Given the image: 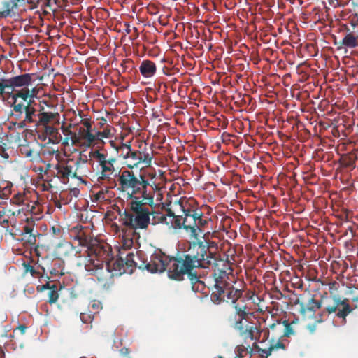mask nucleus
<instances>
[{
  "instance_id": "1",
  "label": "nucleus",
  "mask_w": 358,
  "mask_h": 358,
  "mask_svg": "<svg viewBox=\"0 0 358 358\" xmlns=\"http://www.w3.org/2000/svg\"><path fill=\"white\" fill-rule=\"evenodd\" d=\"M185 259L180 262L183 271L195 268H213L215 287L217 291H243V282L235 281L234 277L228 276L230 269L229 262L219 258L213 252H208V248L202 241L194 243L185 252Z\"/></svg>"
},
{
  "instance_id": "2",
  "label": "nucleus",
  "mask_w": 358,
  "mask_h": 358,
  "mask_svg": "<svg viewBox=\"0 0 358 358\" xmlns=\"http://www.w3.org/2000/svg\"><path fill=\"white\" fill-rule=\"evenodd\" d=\"M185 253L178 254L176 257H163L161 255L152 256L149 264H141V268H147L152 273H162L167 270L168 275L171 279L182 280L185 275H187L192 285L193 291L203 290L206 287L205 282L200 280L199 276L193 270L183 271L179 262L184 260Z\"/></svg>"
},
{
  "instance_id": "3",
  "label": "nucleus",
  "mask_w": 358,
  "mask_h": 358,
  "mask_svg": "<svg viewBox=\"0 0 358 358\" xmlns=\"http://www.w3.org/2000/svg\"><path fill=\"white\" fill-rule=\"evenodd\" d=\"M117 180L120 185L118 189L127 192L131 200L135 199L136 195L141 194L148 205L154 203V195L148 192L150 185L143 175L139 174L137 176L132 171L126 169L120 172Z\"/></svg>"
},
{
  "instance_id": "4",
  "label": "nucleus",
  "mask_w": 358,
  "mask_h": 358,
  "mask_svg": "<svg viewBox=\"0 0 358 358\" xmlns=\"http://www.w3.org/2000/svg\"><path fill=\"white\" fill-rule=\"evenodd\" d=\"M146 204L144 199L135 197L129 203L130 211L125 210L121 217L122 225L131 229L133 236L137 229H147L150 223V210Z\"/></svg>"
},
{
  "instance_id": "5",
  "label": "nucleus",
  "mask_w": 358,
  "mask_h": 358,
  "mask_svg": "<svg viewBox=\"0 0 358 358\" xmlns=\"http://www.w3.org/2000/svg\"><path fill=\"white\" fill-rule=\"evenodd\" d=\"M119 157L129 169L150 167L153 159V151L147 147L146 143H140L138 148L132 147L130 142L124 143Z\"/></svg>"
},
{
  "instance_id": "6",
  "label": "nucleus",
  "mask_w": 358,
  "mask_h": 358,
  "mask_svg": "<svg viewBox=\"0 0 358 358\" xmlns=\"http://www.w3.org/2000/svg\"><path fill=\"white\" fill-rule=\"evenodd\" d=\"M331 294L332 292H330V294L328 292H324V294L321 296L320 300H316L312 296L308 300L307 308L310 310L322 308L329 314L338 311L336 316L342 318L343 322L345 323L346 316L352 311L349 301L347 299H341L331 295Z\"/></svg>"
},
{
  "instance_id": "7",
  "label": "nucleus",
  "mask_w": 358,
  "mask_h": 358,
  "mask_svg": "<svg viewBox=\"0 0 358 358\" xmlns=\"http://www.w3.org/2000/svg\"><path fill=\"white\" fill-rule=\"evenodd\" d=\"M40 103L29 101L27 104H15L12 108L10 116L17 121L18 128H24L36 122V115Z\"/></svg>"
},
{
  "instance_id": "8",
  "label": "nucleus",
  "mask_w": 358,
  "mask_h": 358,
  "mask_svg": "<svg viewBox=\"0 0 358 358\" xmlns=\"http://www.w3.org/2000/svg\"><path fill=\"white\" fill-rule=\"evenodd\" d=\"M51 124H60V115L58 112L57 105L43 101L39 104L36 122L34 125L41 127Z\"/></svg>"
},
{
  "instance_id": "9",
  "label": "nucleus",
  "mask_w": 358,
  "mask_h": 358,
  "mask_svg": "<svg viewBox=\"0 0 358 358\" xmlns=\"http://www.w3.org/2000/svg\"><path fill=\"white\" fill-rule=\"evenodd\" d=\"M182 215L185 229L189 231L192 237L197 238L199 234L203 233L202 227L208 223V219L204 217L202 210H197L193 213H187Z\"/></svg>"
},
{
  "instance_id": "10",
  "label": "nucleus",
  "mask_w": 358,
  "mask_h": 358,
  "mask_svg": "<svg viewBox=\"0 0 358 358\" xmlns=\"http://www.w3.org/2000/svg\"><path fill=\"white\" fill-rule=\"evenodd\" d=\"M90 157L95 159L101 168V180L110 179L111 175L115 172V169L114 166L116 159L114 157L108 159L107 154L101 152L99 150H96L90 152Z\"/></svg>"
},
{
  "instance_id": "11",
  "label": "nucleus",
  "mask_w": 358,
  "mask_h": 358,
  "mask_svg": "<svg viewBox=\"0 0 358 358\" xmlns=\"http://www.w3.org/2000/svg\"><path fill=\"white\" fill-rule=\"evenodd\" d=\"M24 268V273H29L34 278H39L41 285L37 286V291H43L45 289H49L50 291H57L59 289L60 291L62 289V286L60 282H57L56 280H50L49 276H44L35 268L34 266L30 264H23Z\"/></svg>"
},
{
  "instance_id": "12",
  "label": "nucleus",
  "mask_w": 358,
  "mask_h": 358,
  "mask_svg": "<svg viewBox=\"0 0 358 358\" xmlns=\"http://www.w3.org/2000/svg\"><path fill=\"white\" fill-rule=\"evenodd\" d=\"M78 238L79 240V243L81 245L87 246L90 257H92V256H94L96 259H101L104 261V262H106L108 252L105 245H101L99 243L89 244L88 240L86 237L78 236Z\"/></svg>"
},
{
  "instance_id": "13",
  "label": "nucleus",
  "mask_w": 358,
  "mask_h": 358,
  "mask_svg": "<svg viewBox=\"0 0 358 358\" xmlns=\"http://www.w3.org/2000/svg\"><path fill=\"white\" fill-rule=\"evenodd\" d=\"M72 162H73V159H69L58 162L55 167L57 171L55 176L64 184L69 182L70 177L73 178V166L71 164Z\"/></svg>"
},
{
  "instance_id": "14",
  "label": "nucleus",
  "mask_w": 358,
  "mask_h": 358,
  "mask_svg": "<svg viewBox=\"0 0 358 358\" xmlns=\"http://www.w3.org/2000/svg\"><path fill=\"white\" fill-rule=\"evenodd\" d=\"M234 311L230 313L227 315L226 320L227 323L235 329L242 331L243 330V320L247 316L245 310V306H239L238 304L234 306Z\"/></svg>"
},
{
  "instance_id": "15",
  "label": "nucleus",
  "mask_w": 358,
  "mask_h": 358,
  "mask_svg": "<svg viewBox=\"0 0 358 358\" xmlns=\"http://www.w3.org/2000/svg\"><path fill=\"white\" fill-rule=\"evenodd\" d=\"M174 205L180 208L182 214L193 213L197 210H201L198 202L194 198L182 197L174 202Z\"/></svg>"
},
{
  "instance_id": "16",
  "label": "nucleus",
  "mask_w": 358,
  "mask_h": 358,
  "mask_svg": "<svg viewBox=\"0 0 358 358\" xmlns=\"http://www.w3.org/2000/svg\"><path fill=\"white\" fill-rule=\"evenodd\" d=\"M11 98L13 100L11 106L18 103L27 104L29 101H36L34 100V94L27 87L15 91L13 93Z\"/></svg>"
},
{
  "instance_id": "17",
  "label": "nucleus",
  "mask_w": 358,
  "mask_h": 358,
  "mask_svg": "<svg viewBox=\"0 0 358 358\" xmlns=\"http://www.w3.org/2000/svg\"><path fill=\"white\" fill-rule=\"evenodd\" d=\"M242 292H212L210 295V300L215 304H220L222 301L235 303L236 301L241 297Z\"/></svg>"
},
{
  "instance_id": "18",
  "label": "nucleus",
  "mask_w": 358,
  "mask_h": 358,
  "mask_svg": "<svg viewBox=\"0 0 358 358\" xmlns=\"http://www.w3.org/2000/svg\"><path fill=\"white\" fill-rule=\"evenodd\" d=\"M8 88L27 87L32 81V75L24 73L6 80Z\"/></svg>"
},
{
  "instance_id": "19",
  "label": "nucleus",
  "mask_w": 358,
  "mask_h": 358,
  "mask_svg": "<svg viewBox=\"0 0 358 358\" xmlns=\"http://www.w3.org/2000/svg\"><path fill=\"white\" fill-rule=\"evenodd\" d=\"M76 144L82 141L83 145L87 147H90L96 140V136L92 133L90 130H87L84 127H79L78 133H76Z\"/></svg>"
},
{
  "instance_id": "20",
  "label": "nucleus",
  "mask_w": 358,
  "mask_h": 358,
  "mask_svg": "<svg viewBox=\"0 0 358 358\" xmlns=\"http://www.w3.org/2000/svg\"><path fill=\"white\" fill-rule=\"evenodd\" d=\"M87 159H83L80 156L76 160L73 159V162H72L73 166V178H77L83 181L82 178L85 176L86 173L87 172Z\"/></svg>"
},
{
  "instance_id": "21",
  "label": "nucleus",
  "mask_w": 358,
  "mask_h": 358,
  "mask_svg": "<svg viewBox=\"0 0 358 358\" xmlns=\"http://www.w3.org/2000/svg\"><path fill=\"white\" fill-rule=\"evenodd\" d=\"M64 262L60 259H54L51 263V268H50V273L51 275L50 280H56L59 282L57 277L63 275L64 274Z\"/></svg>"
},
{
  "instance_id": "22",
  "label": "nucleus",
  "mask_w": 358,
  "mask_h": 358,
  "mask_svg": "<svg viewBox=\"0 0 358 358\" xmlns=\"http://www.w3.org/2000/svg\"><path fill=\"white\" fill-rule=\"evenodd\" d=\"M141 75L145 78L152 77L156 71L157 66L155 62L149 59L143 60L139 66Z\"/></svg>"
},
{
  "instance_id": "23",
  "label": "nucleus",
  "mask_w": 358,
  "mask_h": 358,
  "mask_svg": "<svg viewBox=\"0 0 358 358\" xmlns=\"http://www.w3.org/2000/svg\"><path fill=\"white\" fill-rule=\"evenodd\" d=\"M253 348L259 352V355L262 358H267L269 355H271V352L273 350L280 348L285 349V345L282 342L278 341L274 345H271L268 349H262L256 343H254Z\"/></svg>"
},
{
  "instance_id": "24",
  "label": "nucleus",
  "mask_w": 358,
  "mask_h": 358,
  "mask_svg": "<svg viewBox=\"0 0 358 358\" xmlns=\"http://www.w3.org/2000/svg\"><path fill=\"white\" fill-rule=\"evenodd\" d=\"M104 261L90 257L85 264V270L91 274H95L97 271L103 269Z\"/></svg>"
},
{
  "instance_id": "25",
  "label": "nucleus",
  "mask_w": 358,
  "mask_h": 358,
  "mask_svg": "<svg viewBox=\"0 0 358 358\" xmlns=\"http://www.w3.org/2000/svg\"><path fill=\"white\" fill-rule=\"evenodd\" d=\"M155 255H161L163 257H167L166 256H165L164 254H162V252H158V253H154L152 254L150 257V260L148 261L147 259L145 260H143L141 261V262L138 264L137 262H136V261L134 259V253L132 252H129L126 257H125V260H124V263L125 264L128 266V267H132L133 266H138L140 269L141 270H144V269H146L148 271H149L147 268H141V264H149V262H150V259L152 257V256Z\"/></svg>"
},
{
  "instance_id": "26",
  "label": "nucleus",
  "mask_w": 358,
  "mask_h": 358,
  "mask_svg": "<svg viewBox=\"0 0 358 358\" xmlns=\"http://www.w3.org/2000/svg\"><path fill=\"white\" fill-rule=\"evenodd\" d=\"M152 225L164 224L170 226L171 222L167 220L166 215L159 211L150 210V223Z\"/></svg>"
},
{
  "instance_id": "27",
  "label": "nucleus",
  "mask_w": 358,
  "mask_h": 358,
  "mask_svg": "<svg viewBox=\"0 0 358 358\" xmlns=\"http://www.w3.org/2000/svg\"><path fill=\"white\" fill-rule=\"evenodd\" d=\"M59 124H47L46 126L41 127L44 131V134L50 138L58 141L61 138L58 129L56 127Z\"/></svg>"
},
{
  "instance_id": "28",
  "label": "nucleus",
  "mask_w": 358,
  "mask_h": 358,
  "mask_svg": "<svg viewBox=\"0 0 358 358\" xmlns=\"http://www.w3.org/2000/svg\"><path fill=\"white\" fill-rule=\"evenodd\" d=\"M23 1L24 0H10L9 1L4 2V10L3 11H0V18L10 15V12L17 7L18 3Z\"/></svg>"
},
{
  "instance_id": "29",
  "label": "nucleus",
  "mask_w": 358,
  "mask_h": 358,
  "mask_svg": "<svg viewBox=\"0 0 358 358\" xmlns=\"http://www.w3.org/2000/svg\"><path fill=\"white\" fill-rule=\"evenodd\" d=\"M341 46L348 48H354L358 46V38L352 34H347L345 37L340 42Z\"/></svg>"
},
{
  "instance_id": "30",
  "label": "nucleus",
  "mask_w": 358,
  "mask_h": 358,
  "mask_svg": "<svg viewBox=\"0 0 358 358\" xmlns=\"http://www.w3.org/2000/svg\"><path fill=\"white\" fill-rule=\"evenodd\" d=\"M357 159V157L353 154H348L342 156L341 159V163L343 166L346 168H355V161Z\"/></svg>"
},
{
  "instance_id": "31",
  "label": "nucleus",
  "mask_w": 358,
  "mask_h": 358,
  "mask_svg": "<svg viewBox=\"0 0 358 358\" xmlns=\"http://www.w3.org/2000/svg\"><path fill=\"white\" fill-rule=\"evenodd\" d=\"M255 328H254L252 326L248 327L246 326L245 329L243 327V330L240 331V334L243 337L245 340L250 339L254 340L255 339Z\"/></svg>"
},
{
  "instance_id": "32",
  "label": "nucleus",
  "mask_w": 358,
  "mask_h": 358,
  "mask_svg": "<svg viewBox=\"0 0 358 358\" xmlns=\"http://www.w3.org/2000/svg\"><path fill=\"white\" fill-rule=\"evenodd\" d=\"M173 223L172 221H170L171 224L169 227H174L175 229H185V224H184V220H183V215L182 214L180 215H175V217H173Z\"/></svg>"
},
{
  "instance_id": "33",
  "label": "nucleus",
  "mask_w": 358,
  "mask_h": 358,
  "mask_svg": "<svg viewBox=\"0 0 358 358\" xmlns=\"http://www.w3.org/2000/svg\"><path fill=\"white\" fill-rule=\"evenodd\" d=\"M72 124H70L69 127H64L62 126L61 127V129L62 131V133L65 135V136H71V142H72V144L73 145H75L76 144V132H73L71 130V127Z\"/></svg>"
},
{
  "instance_id": "34",
  "label": "nucleus",
  "mask_w": 358,
  "mask_h": 358,
  "mask_svg": "<svg viewBox=\"0 0 358 358\" xmlns=\"http://www.w3.org/2000/svg\"><path fill=\"white\" fill-rule=\"evenodd\" d=\"M20 151L22 155L26 157H33L34 155V150L31 148L28 145H22L20 147Z\"/></svg>"
},
{
  "instance_id": "35",
  "label": "nucleus",
  "mask_w": 358,
  "mask_h": 358,
  "mask_svg": "<svg viewBox=\"0 0 358 358\" xmlns=\"http://www.w3.org/2000/svg\"><path fill=\"white\" fill-rule=\"evenodd\" d=\"M33 230H34L33 225L27 224L23 227V231L25 234H29L28 241L31 243H35V242H36V236L32 234Z\"/></svg>"
},
{
  "instance_id": "36",
  "label": "nucleus",
  "mask_w": 358,
  "mask_h": 358,
  "mask_svg": "<svg viewBox=\"0 0 358 358\" xmlns=\"http://www.w3.org/2000/svg\"><path fill=\"white\" fill-rule=\"evenodd\" d=\"M122 243L124 249H130L134 245L133 238L123 235Z\"/></svg>"
},
{
  "instance_id": "37",
  "label": "nucleus",
  "mask_w": 358,
  "mask_h": 358,
  "mask_svg": "<svg viewBox=\"0 0 358 358\" xmlns=\"http://www.w3.org/2000/svg\"><path fill=\"white\" fill-rule=\"evenodd\" d=\"M282 324L285 327V331H284V336H289L292 334H294V331L291 327V324L289 323L287 320H284L282 322Z\"/></svg>"
},
{
  "instance_id": "38",
  "label": "nucleus",
  "mask_w": 358,
  "mask_h": 358,
  "mask_svg": "<svg viewBox=\"0 0 358 358\" xmlns=\"http://www.w3.org/2000/svg\"><path fill=\"white\" fill-rule=\"evenodd\" d=\"M59 299V292H49L48 303L50 304L55 303Z\"/></svg>"
},
{
  "instance_id": "39",
  "label": "nucleus",
  "mask_w": 358,
  "mask_h": 358,
  "mask_svg": "<svg viewBox=\"0 0 358 358\" xmlns=\"http://www.w3.org/2000/svg\"><path fill=\"white\" fill-rule=\"evenodd\" d=\"M109 143H110V146L113 148H114L117 152V153H119V155H121L122 148L124 143H122L120 145H117L115 141L110 140L109 141Z\"/></svg>"
},
{
  "instance_id": "40",
  "label": "nucleus",
  "mask_w": 358,
  "mask_h": 358,
  "mask_svg": "<svg viewBox=\"0 0 358 358\" xmlns=\"http://www.w3.org/2000/svg\"><path fill=\"white\" fill-rule=\"evenodd\" d=\"M247 350V348L243 345H238L236 347V352H237V355H236V358L237 357H239V358H242L244 357V355L245 354V352Z\"/></svg>"
},
{
  "instance_id": "41",
  "label": "nucleus",
  "mask_w": 358,
  "mask_h": 358,
  "mask_svg": "<svg viewBox=\"0 0 358 358\" xmlns=\"http://www.w3.org/2000/svg\"><path fill=\"white\" fill-rule=\"evenodd\" d=\"M92 310L96 313H99V311L102 308L101 303L99 301H93L91 304Z\"/></svg>"
},
{
  "instance_id": "42",
  "label": "nucleus",
  "mask_w": 358,
  "mask_h": 358,
  "mask_svg": "<svg viewBox=\"0 0 358 358\" xmlns=\"http://www.w3.org/2000/svg\"><path fill=\"white\" fill-rule=\"evenodd\" d=\"M93 317L90 314L87 313H80V320L83 323L87 324L89 322H91Z\"/></svg>"
},
{
  "instance_id": "43",
  "label": "nucleus",
  "mask_w": 358,
  "mask_h": 358,
  "mask_svg": "<svg viewBox=\"0 0 358 358\" xmlns=\"http://www.w3.org/2000/svg\"><path fill=\"white\" fill-rule=\"evenodd\" d=\"M81 123L85 127V129H86L87 130H90L92 131V123L90 119H83L81 120Z\"/></svg>"
},
{
  "instance_id": "44",
  "label": "nucleus",
  "mask_w": 358,
  "mask_h": 358,
  "mask_svg": "<svg viewBox=\"0 0 358 358\" xmlns=\"http://www.w3.org/2000/svg\"><path fill=\"white\" fill-rule=\"evenodd\" d=\"M60 248L64 249V254H67L69 250H72L73 245L70 243H65L59 245Z\"/></svg>"
},
{
  "instance_id": "45",
  "label": "nucleus",
  "mask_w": 358,
  "mask_h": 358,
  "mask_svg": "<svg viewBox=\"0 0 358 358\" xmlns=\"http://www.w3.org/2000/svg\"><path fill=\"white\" fill-rule=\"evenodd\" d=\"M6 88H8L6 80L0 79V94L3 93Z\"/></svg>"
},
{
  "instance_id": "46",
  "label": "nucleus",
  "mask_w": 358,
  "mask_h": 358,
  "mask_svg": "<svg viewBox=\"0 0 358 358\" xmlns=\"http://www.w3.org/2000/svg\"><path fill=\"white\" fill-rule=\"evenodd\" d=\"M19 331L20 333L23 335L25 334L26 332V330H27V327L24 325V324H20L15 330L13 332H15V331Z\"/></svg>"
},
{
  "instance_id": "47",
  "label": "nucleus",
  "mask_w": 358,
  "mask_h": 358,
  "mask_svg": "<svg viewBox=\"0 0 358 358\" xmlns=\"http://www.w3.org/2000/svg\"><path fill=\"white\" fill-rule=\"evenodd\" d=\"M70 194L74 197H78L80 194V189L76 187L72 188L70 189Z\"/></svg>"
},
{
  "instance_id": "48",
  "label": "nucleus",
  "mask_w": 358,
  "mask_h": 358,
  "mask_svg": "<svg viewBox=\"0 0 358 358\" xmlns=\"http://www.w3.org/2000/svg\"><path fill=\"white\" fill-rule=\"evenodd\" d=\"M165 215H166V218H167V217L173 218L176 215L175 213L171 208H166V214Z\"/></svg>"
},
{
  "instance_id": "49",
  "label": "nucleus",
  "mask_w": 358,
  "mask_h": 358,
  "mask_svg": "<svg viewBox=\"0 0 358 358\" xmlns=\"http://www.w3.org/2000/svg\"><path fill=\"white\" fill-rule=\"evenodd\" d=\"M120 352V354L124 356H126V355H129V350L127 348H121Z\"/></svg>"
},
{
  "instance_id": "50",
  "label": "nucleus",
  "mask_w": 358,
  "mask_h": 358,
  "mask_svg": "<svg viewBox=\"0 0 358 358\" xmlns=\"http://www.w3.org/2000/svg\"><path fill=\"white\" fill-rule=\"evenodd\" d=\"M96 199H104V194H103V192L102 191H99L96 194Z\"/></svg>"
},
{
  "instance_id": "51",
  "label": "nucleus",
  "mask_w": 358,
  "mask_h": 358,
  "mask_svg": "<svg viewBox=\"0 0 358 358\" xmlns=\"http://www.w3.org/2000/svg\"><path fill=\"white\" fill-rule=\"evenodd\" d=\"M29 3L33 4L36 6L38 4L40 1L39 0H27Z\"/></svg>"
},
{
  "instance_id": "52",
  "label": "nucleus",
  "mask_w": 358,
  "mask_h": 358,
  "mask_svg": "<svg viewBox=\"0 0 358 358\" xmlns=\"http://www.w3.org/2000/svg\"><path fill=\"white\" fill-rule=\"evenodd\" d=\"M109 135V131H103L101 132V137L102 138H108Z\"/></svg>"
},
{
  "instance_id": "53",
  "label": "nucleus",
  "mask_w": 358,
  "mask_h": 358,
  "mask_svg": "<svg viewBox=\"0 0 358 358\" xmlns=\"http://www.w3.org/2000/svg\"><path fill=\"white\" fill-rule=\"evenodd\" d=\"M42 2L46 6H50V0H43Z\"/></svg>"
},
{
  "instance_id": "54",
  "label": "nucleus",
  "mask_w": 358,
  "mask_h": 358,
  "mask_svg": "<svg viewBox=\"0 0 358 358\" xmlns=\"http://www.w3.org/2000/svg\"><path fill=\"white\" fill-rule=\"evenodd\" d=\"M101 132L102 131H97L96 134H94L96 136V140L101 137Z\"/></svg>"
},
{
  "instance_id": "55",
  "label": "nucleus",
  "mask_w": 358,
  "mask_h": 358,
  "mask_svg": "<svg viewBox=\"0 0 358 358\" xmlns=\"http://www.w3.org/2000/svg\"><path fill=\"white\" fill-rule=\"evenodd\" d=\"M69 140V137H66L64 138V140L63 144L68 145Z\"/></svg>"
},
{
  "instance_id": "56",
  "label": "nucleus",
  "mask_w": 358,
  "mask_h": 358,
  "mask_svg": "<svg viewBox=\"0 0 358 358\" xmlns=\"http://www.w3.org/2000/svg\"><path fill=\"white\" fill-rule=\"evenodd\" d=\"M4 190H5L6 192H7L8 193H9V192H10V189H8L7 187H6V188L4 189Z\"/></svg>"
},
{
  "instance_id": "57",
  "label": "nucleus",
  "mask_w": 358,
  "mask_h": 358,
  "mask_svg": "<svg viewBox=\"0 0 358 358\" xmlns=\"http://www.w3.org/2000/svg\"><path fill=\"white\" fill-rule=\"evenodd\" d=\"M278 293H279L282 296H285V295H284V294H282V292H278Z\"/></svg>"
},
{
  "instance_id": "58",
  "label": "nucleus",
  "mask_w": 358,
  "mask_h": 358,
  "mask_svg": "<svg viewBox=\"0 0 358 358\" xmlns=\"http://www.w3.org/2000/svg\"><path fill=\"white\" fill-rule=\"evenodd\" d=\"M301 308H302V309H304V305H303V303H301Z\"/></svg>"
},
{
  "instance_id": "59",
  "label": "nucleus",
  "mask_w": 358,
  "mask_h": 358,
  "mask_svg": "<svg viewBox=\"0 0 358 358\" xmlns=\"http://www.w3.org/2000/svg\"><path fill=\"white\" fill-rule=\"evenodd\" d=\"M301 287H302V285H301V284H300V285H299V286L298 287V289L301 288Z\"/></svg>"
},
{
  "instance_id": "60",
  "label": "nucleus",
  "mask_w": 358,
  "mask_h": 358,
  "mask_svg": "<svg viewBox=\"0 0 358 358\" xmlns=\"http://www.w3.org/2000/svg\"><path fill=\"white\" fill-rule=\"evenodd\" d=\"M80 358H87V357L83 356V357H81Z\"/></svg>"
},
{
  "instance_id": "61",
  "label": "nucleus",
  "mask_w": 358,
  "mask_h": 358,
  "mask_svg": "<svg viewBox=\"0 0 358 358\" xmlns=\"http://www.w3.org/2000/svg\"><path fill=\"white\" fill-rule=\"evenodd\" d=\"M43 1V0H39V1H40V2H41V1Z\"/></svg>"
},
{
  "instance_id": "62",
  "label": "nucleus",
  "mask_w": 358,
  "mask_h": 358,
  "mask_svg": "<svg viewBox=\"0 0 358 358\" xmlns=\"http://www.w3.org/2000/svg\"><path fill=\"white\" fill-rule=\"evenodd\" d=\"M235 358H236V357H235Z\"/></svg>"
}]
</instances>
